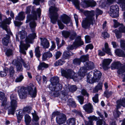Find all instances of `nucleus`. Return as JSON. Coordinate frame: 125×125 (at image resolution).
<instances>
[{"mask_svg":"<svg viewBox=\"0 0 125 125\" xmlns=\"http://www.w3.org/2000/svg\"><path fill=\"white\" fill-rule=\"evenodd\" d=\"M69 1H72L74 4L76 8L79 9V3L78 0H67Z\"/></svg>","mask_w":125,"mask_h":125,"instance_id":"nucleus-42","label":"nucleus"},{"mask_svg":"<svg viewBox=\"0 0 125 125\" xmlns=\"http://www.w3.org/2000/svg\"><path fill=\"white\" fill-rule=\"evenodd\" d=\"M4 19L3 21L0 22V26L4 29L8 34H10L11 32L7 24H9L10 23L11 20V19L10 17L7 18L5 16H2L0 14V20L2 21V19Z\"/></svg>","mask_w":125,"mask_h":125,"instance_id":"nucleus-7","label":"nucleus"},{"mask_svg":"<svg viewBox=\"0 0 125 125\" xmlns=\"http://www.w3.org/2000/svg\"><path fill=\"white\" fill-rule=\"evenodd\" d=\"M115 52L116 54L119 57H123L124 56V52L120 49H117L115 50Z\"/></svg>","mask_w":125,"mask_h":125,"instance_id":"nucleus-36","label":"nucleus"},{"mask_svg":"<svg viewBox=\"0 0 125 125\" xmlns=\"http://www.w3.org/2000/svg\"><path fill=\"white\" fill-rule=\"evenodd\" d=\"M125 72V63L118 70L117 73L119 74H122Z\"/></svg>","mask_w":125,"mask_h":125,"instance_id":"nucleus-45","label":"nucleus"},{"mask_svg":"<svg viewBox=\"0 0 125 125\" xmlns=\"http://www.w3.org/2000/svg\"><path fill=\"white\" fill-rule=\"evenodd\" d=\"M31 117L28 114H25L24 115V121L26 125H30L29 124L31 121Z\"/></svg>","mask_w":125,"mask_h":125,"instance_id":"nucleus-32","label":"nucleus"},{"mask_svg":"<svg viewBox=\"0 0 125 125\" xmlns=\"http://www.w3.org/2000/svg\"><path fill=\"white\" fill-rule=\"evenodd\" d=\"M117 3L120 4L122 10H125V0H117Z\"/></svg>","mask_w":125,"mask_h":125,"instance_id":"nucleus-29","label":"nucleus"},{"mask_svg":"<svg viewBox=\"0 0 125 125\" xmlns=\"http://www.w3.org/2000/svg\"><path fill=\"white\" fill-rule=\"evenodd\" d=\"M10 37L9 35H7L6 37H4L2 40V42L5 45H7L9 42Z\"/></svg>","mask_w":125,"mask_h":125,"instance_id":"nucleus-38","label":"nucleus"},{"mask_svg":"<svg viewBox=\"0 0 125 125\" xmlns=\"http://www.w3.org/2000/svg\"><path fill=\"white\" fill-rule=\"evenodd\" d=\"M113 21L114 22V27L115 28H117L118 26H120V25L122 24H120L118 23L117 21L115 20H114Z\"/></svg>","mask_w":125,"mask_h":125,"instance_id":"nucleus-58","label":"nucleus"},{"mask_svg":"<svg viewBox=\"0 0 125 125\" xmlns=\"http://www.w3.org/2000/svg\"><path fill=\"white\" fill-rule=\"evenodd\" d=\"M88 55H83L81 56L80 59L81 62H82L85 63L86 62L85 61L88 60Z\"/></svg>","mask_w":125,"mask_h":125,"instance_id":"nucleus-44","label":"nucleus"},{"mask_svg":"<svg viewBox=\"0 0 125 125\" xmlns=\"http://www.w3.org/2000/svg\"><path fill=\"white\" fill-rule=\"evenodd\" d=\"M31 8V6H29L27 7L26 8L25 12L27 14L30 13Z\"/></svg>","mask_w":125,"mask_h":125,"instance_id":"nucleus-64","label":"nucleus"},{"mask_svg":"<svg viewBox=\"0 0 125 125\" xmlns=\"http://www.w3.org/2000/svg\"><path fill=\"white\" fill-rule=\"evenodd\" d=\"M52 117L53 118L56 116V121L59 124H63L66 121V118L65 115L62 113H60L58 111L54 112L52 114Z\"/></svg>","mask_w":125,"mask_h":125,"instance_id":"nucleus-9","label":"nucleus"},{"mask_svg":"<svg viewBox=\"0 0 125 125\" xmlns=\"http://www.w3.org/2000/svg\"><path fill=\"white\" fill-rule=\"evenodd\" d=\"M73 63L75 64L79 65L81 62L80 59H75L73 60Z\"/></svg>","mask_w":125,"mask_h":125,"instance_id":"nucleus-59","label":"nucleus"},{"mask_svg":"<svg viewBox=\"0 0 125 125\" xmlns=\"http://www.w3.org/2000/svg\"><path fill=\"white\" fill-rule=\"evenodd\" d=\"M32 114L33 116L32 121L33 123L31 125H39L38 121L39 118L37 115L36 112L34 111V112L32 113Z\"/></svg>","mask_w":125,"mask_h":125,"instance_id":"nucleus-22","label":"nucleus"},{"mask_svg":"<svg viewBox=\"0 0 125 125\" xmlns=\"http://www.w3.org/2000/svg\"><path fill=\"white\" fill-rule=\"evenodd\" d=\"M104 46L105 48H103L102 49V50L104 52H102L101 50H99L98 51L99 55L101 56H103L105 54V52L109 55H111V50L109 47L108 44L106 42L105 43Z\"/></svg>","mask_w":125,"mask_h":125,"instance_id":"nucleus-15","label":"nucleus"},{"mask_svg":"<svg viewBox=\"0 0 125 125\" xmlns=\"http://www.w3.org/2000/svg\"><path fill=\"white\" fill-rule=\"evenodd\" d=\"M78 100L81 104H83L84 99L83 97L82 96H79L77 97Z\"/></svg>","mask_w":125,"mask_h":125,"instance_id":"nucleus-56","label":"nucleus"},{"mask_svg":"<svg viewBox=\"0 0 125 125\" xmlns=\"http://www.w3.org/2000/svg\"><path fill=\"white\" fill-rule=\"evenodd\" d=\"M119 31L117 29H115V30L113 31V32L115 34L117 38L120 39L122 37V34L121 32H125V26L123 24L120 25L119 27Z\"/></svg>","mask_w":125,"mask_h":125,"instance_id":"nucleus-16","label":"nucleus"},{"mask_svg":"<svg viewBox=\"0 0 125 125\" xmlns=\"http://www.w3.org/2000/svg\"><path fill=\"white\" fill-rule=\"evenodd\" d=\"M48 65L47 64H46L44 62L40 63L38 66V68L39 70H42L44 68H46L48 67Z\"/></svg>","mask_w":125,"mask_h":125,"instance_id":"nucleus-35","label":"nucleus"},{"mask_svg":"<svg viewBox=\"0 0 125 125\" xmlns=\"http://www.w3.org/2000/svg\"><path fill=\"white\" fill-rule=\"evenodd\" d=\"M35 54L37 57H39L40 56V51L39 50V47H37L35 49Z\"/></svg>","mask_w":125,"mask_h":125,"instance_id":"nucleus-51","label":"nucleus"},{"mask_svg":"<svg viewBox=\"0 0 125 125\" xmlns=\"http://www.w3.org/2000/svg\"><path fill=\"white\" fill-rule=\"evenodd\" d=\"M84 14L86 16V18L82 23V26L84 29L89 28L90 25L95 23L94 19V10H86L84 11Z\"/></svg>","mask_w":125,"mask_h":125,"instance_id":"nucleus-3","label":"nucleus"},{"mask_svg":"<svg viewBox=\"0 0 125 125\" xmlns=\"http://www.w3.org/2000/svg\"><path fill=\"white\" fill-rule=\"evenodd\" d=\"M93 48V46L92 44H90L86 45L85 47V51H87L89 49H92Z\"/></svg>","mask_w":125,"mask_h":125,"instance_id":"nucleus-60","label":"nucleus"},{"mask_svg":"<svg viewBox=\"0 0 125 125\" xmlns=\"http://www.w3.org/2000/svg\"><path fill=\"white\" fill-rule=\"evenodd\" d=\"M10 106L8 108V115H14L16 108L17 107V98L16 95L11 94L10 96Z\"/></svg>","mask_w":125,"mask_h":125,"instance_id":"nucleus-6","label":"nucleus"},{"mask_svg":"<svg viewBox=\"0 0 125 125\" xmlns=\"http://www.w3.org/2000/svg\"><path fill=\"white\" fill-rule=\"evenodd\" d=\"M112 59H105L103 60L102 66L103 68L105 70L108 69V66L112 61Z\"/></svg>","mask_w":125,"mask_h":125,"instance_id":"nucleus-20","label":"nucleus"},{"mask_svg":"<svg viewBox=\"0 0 125 125\" xmlns=\"http://www.w3.org/2000/svg\"><path fill=\"white\" fill-rule=\"evenodd\" d=\"M67 124L68 125H75V119L74 118H71L69 119L67 121Z\"/></svg>","mask_w":125,"mask_h":125,"instance_id":"nucleus-40","label":"nucleus"},{"mask_svg":"<svg viewBox=\"0 0 125 125\" xmlns=\"http://www.w3.org/2000/svg\"><path fill=\"white\" fill-rule=\"evenodd\" d=\"M120 45L121 47L123 49L125 50V41L121 40H120Z\"/></svg>","mask_w":125,"mask_h":125,"instance_id":"nucleus-55","label":"nucleus"},{"mask_svg":"<svg viewBox=\"0 0 125 125\" xmlns=\"http://www.w3.org/2000/svg\"><path fill=\"white\" fill-rule=\"evenodd\" d=\"M9 69L7 67H5L3 69V71H1L0 72V75L2 77L5 76L8 72Z\"/></svg>","mask_w":125,"mask_h":125,"instance_id":"nucleus-34","label":"nucleus"},{"mask_svg":"<svg viewBox=\"0 0 125 125\" xmlns=\"http://www.w3.org/2000/svg\"><path fill=\"white\" fill-rule=\"evenodd\" d=\"M25 114L23 111L22 110H20L17 111L16 114L17 116L18 122L20 123L22 118L23 115Z\"/></svg>","mask_w":125,"mask_h":125,"instance_id":"nucleus-24","label":"nucleus"},{"mask_svg":"<svg viewBox=\"0 0 125 125\" xmlns=\"http://www.w3.org/2000/svg\"><path fill=\"white\" fill-rule=\"evenodd\" d=\"M31 107L28 106H26L23 109V111L25 113V112L29 113L31 112Z\"/></svg>","mask_w":125,"mask_h":125,"instance_id":"nucleus-50","label":"nucleus"},{"mask_svg":"<svg viewBox=\"0 0 125 125\" xmlns=\"http://www.w3.org/2000/svg\"><path fill=\"white\" fill-rule=\"evenodd\" d=\"M20 62V61L16 59L14 60L12 62L13 64L16 66V71L18 72L22 71L23 70L22 65Z\"/></svg>","mask_w":125,"mask_h":125,"instance_id":"nucleus-18","label":"nucleus"},{"mask_svg":"<svg viewBox=\"0 0 125 125\" xmlns=\"http://www.w3.org/2000/svg\"><path fill=\"white\" fill-rule=\"evenodd\" d=\"M27 34L26 32L24 30L20 31L19 34L21 39H24L26 37Z\"/></svg>","mask_w":125,"mask_h":125,"instance_id":"nucleus-39","label":"nucleus"},{"mask_svg":"<svg viewBox=\"0 0 125 125\" xmlns=\"http://www.w3.org/2000/svg\"><path fill=\"white\" fill-rule=\"evenodd\" d=\"M67 104L70 106L74 107L76 106V104L75 102L72 99H69Z\"/></svg>","mask_w":125,"mask_h":125,"instance_id":"nucleus-41","label":"nucleus"},{"mask_svg":"<svg viewBox=\"0 0 125 125\" xmlns=\"http://www.w3.org/2000/svg\"><path fill=\"white\" fill-rule=\"evenodd\" d=\"M57 22L59 29L61 30L63 29L64 28V25L60 20H58Z\"/></svg>","mask_w":125,"mask_h":125,"instance_id":"nucleus-52","label":"nucleus"},{"mask_svg":"<svg viewBox=\"0 0 125 125\" xmlns=\"http://www.w3.org/2000/svg\"><path fill=\"white\" fill-rule=\"evenodd\" d=\"M41 39V44L44 48H48L49 46V43L46 38H40Z\"/></svg>","mask_w":125,"mask_h":125,"instance_id":"nucleus-26","label":"nucleus"},{"mask_svg":"<svg viewBox=\"0 0 125 125\" xmlns=\"http://www.w3.org/2000/svg\"><path fill=\"white\" fill-rule=\"evenodd\" d=\"M121 65V64L119 62H114L111 64V68L112 69H117Z\"/></svg>","mask_w":125,"mask_h":125,"instance_id":"nucleus-30","label":"nucleus"},{"mask_svg":"<svg viewBox=\"0 0 125 125\" xmlns=\"http://www.w3.org/2000/svg\"><path fill=\"white\" fill-rule=\"evenodd\" d=\"M77 88L75 85H72L70 87L68 85H65L64 87V90L62 91V94L63 95L66 96L69 92H74L76 90Z\"/></svg>","mask_w":125,"mask_h":125,"instance_id":"nucleus-12","label":"nucleus"},{"mask_svg":"<svg viewBox=\"0 0 125 125\" xmlns=\"http://www.w3.org/2000/svg\"><path fill=\"white\" fill-rule=\"evenodd\" d=\"M85 39L86 42L87 43L90 42V38L88 35H86L85 36Z\"/></svg>","mask_w":125,"mask_h":125,"instance_id":"nucleus-63","label":"nucleus"},{"mask_svg":"<svg viewBox=\"0 0 125 125\" xmlns=\"http://www.w3.org/2000/svg\"><path fill=\"white\" fill-rule=\"evenodd\" d=\"M119 8L118 5H113L111 6L109 13L111 17L116 18L119 16Z\"/></svg>","mask_w":125,"mask_h":125,"instance_id":"nucleus-11","label":"nucleus"},{"mask_svg":"<svg viewBox=\"0 0 125 125\" xmlns=\"http://www.w3.org/2000/svg\"><path fill=\"white\" fill-rule=\"evenodd\" d=\"M14 68L12 66H11L9 70L10 76V77H12L15 73Z\"/></svg>","mask_w":125,"mask_h":125,"instance_id":"nucleus-47","label":"nucleus"},{"mask_svg":"<svg viewBox=\"0 0 125 125\" xmlns=\"http://www.w3.org/2000/svg\"><path fill=\"white\" fill-rule=\"evenodd\" d=\"M52 54L50 51L45 52L43 54L42 60L44 61L52 57Z\"/></svg>","mask_w":125,"mask_h":125,"instance_id":"nucleus-27","label":"nucleus"},{"mask_svg":"<svg viewBox=\"0 0 125 125\" xmlns=\"http://www.w3.org/2000/svg\"><path fill=\"white\" fill-rule=\"evenodd\" d=\"M83 107L85 111L88 113H91L93 112V106L90 103L86 104L83 106Z\"/></svg>","mask_w":125,"mask_h":125,"instance_id":"nucleus-21","label":"nucleus"},{"mask_svg":"<svg viewBox=\"0 0 125 125\" xmlns=\"http://www.w3.org/2000/svg\"><path fill=\"white\" fill-rule=\"evenodd\" d=\"M59 81V78L58 77H54L52 78L50 81L51 83L56 86V84L58 83Z\"/></svg>","mask_w":125,"mask_h":125,"instance_id":"nucleus-31","label":"nucleus"},{"mask_svg":"<svg viewBox=\"0 0 125 125\" xmlns=\"http://www.w3.org/2000/svg\"><path fill=\"white\" fill-rule=\"evenodd\" d=\"M49 89L52 91H58L61 90L62 88L61 84L60 83L56 84V86L51 83L49 87Z\"/></svg>","mask_w":125,"mask_h":125,"instance_id":"nucleus-17","label":"nucleus"},{"mask_svg":"<svg viewBox=\"0 0 125 125\" xmlns=\"http://www.w3.org/2000/svg\"><path fill=\"white\" fill-rule=\"evenodd\" d=\"M96 17L97 19L98 15L101 14L102 13V11L98 9H97L96 10Z\"/></svg>","mask_w":125,"mask_h":125,"instance_id":"nucleus-54","label":"nucleus"},{"mask_svg":"<svg viewBox=\"0 0 125 125\" xmlns=\"http://www.w3.org/2000/svg\"><path fill=\"white\" fill-rule=\"evenodd\" d=\"M89 120L86 125H93V122L94 120L97 121L96 125H102L103 124V120L99 119L97 120V118L94 116H89L88 117Z\"/></svg>","mask_w":125,"mask_h":125,"instance_id":"nucleus-13","label":"nucleus"},{"mask_svg":"<svg viewBox=\"0 0 125 125\" xmlns=\"http://www.w3.org/2000/svg\"><path fill=\"white\" fill-rule=\"evenodd\" d=\"M87 81L88 83L91 84L95 82H96L95 79L93 77H87Z\"/></svg>","mask_w":125,"mask_h":125,"instance_id":"nucleus-48","label":"nucleus"},{"mask_svg":"<svg viewBox=\"0 0 125 125\" xmlns=\"http://www.w3.org/2000/svg\"><path fill=\"white\" fill-rule=\"evenodd\" d=\"M103 84L102 83H98L97 85L94 89L93 92L96 93L98 92V91L102 89Z\"/></svg>","mask_w":125,"mask_h":125,"instance_id":"nucleus-37","label":"nucleus"},{"mask_svg":"<svg viewBox=\"0 0 125 125\" xmlns=\"http://www.w3.org/2000/svg\"><path fill=\"white\" fill-rule=\"evenodd\" d=\"M5 53L7 56H9L12 54V51L10 49H8L7 50Z\"/></svg>","mask_w":125,"mask_h":125,"instance_id":"nucleus-61","label":"nucleus"},{"mask_svg":"<svg viewBox=\"0 0 125 125\" xmlns=\"http://www.w3.org/2000/svg\"><path fill=\"white\" fill-rule=\"evenodd\" d=\"M116 108H120L121 106L125 107V98H123L122 100H118L117 101Z\"/></svg>","mask_w":125,"mask_h":125,"instance_id":"nucleus-25","label":"nucleus"},{"mask_svg":"<svg viewBox=\"0 0 125 125\" xmlns=\"http://www.w3.org/2000/svg\"><path fill=\"white\" fill-rule=\"evenodd\" d=\"M73 112L76 114V115L82 117H83V115L80 111H77L76 110H73Z\"/></svg>","mask_w":125,"mask_h":125,"instance_id":"nucleus-53","label":"nucleus"},{"mask_svg":"<svg viewBox=\"0 0 125 125\" xmlns=\"http://www.w3.org/2000/svg\"><path fill=\"white\" fill-rule=\"evenodd\" d=\"M92 99L94 102L95 103H97L98 101V94H96L93 97Z\"/></svg>","mask_w":125,"mask_h":125,"instance_id":"nucleus-57","label":"nucleus"},{"mask_svg":"<svg viewBox=\"0 0 125 125\" xmlns=\"http://www.w3.org/2000/svg\"><path fill=\"white\" fill-rule=\"evenodd\" d=\"M60 21L64 24H67L70 22L71 19L68 16L64 14L61 16Z\"/></svg>","mask_w":125,"mask_h":125,"instance_id":"nucleus-19","label":"nucleus"},{"mask_svg":"<svg viewBox=\"0 0 125 125\" xmlns=\"http://www.w3.org/2000/svg\"><path fill=\"white\" fill-rule=\"evenodd\" d=\"M65 62L64 61L60 59L55 62L54 64V65L55 66H58L62 65Z\"/></svg>","mask_w":125,"mask_h":125,"instance_id":"nucleus-46","label":"nucleus"},{"mask_svg":"<svg viewBox=\"0 0 125 125\" xmlns=\"http://www.w3.org/2000/svg\"><path fill=\"white\" fill-rule=\"evenodd\" d=\"M84 0L81 3V5L83 8H88L90 6H95L96 4V2L93 0Z\"/></svg>","mask_w":125,"mask_h":125,"instance_id":"nucleus-14","label":"nucleus"},{"mask_svg":"<svg viewBox=\"0 0 125 125\" xmlns=\"http://www.w3.org/2000/svg\"><path fill=\"white\" fill-rule=\"evenodd\" d=\"M25 18V16L24 12H21L19 13L18 15L16 17L15 19L16 20L21 21L23 20Z\"/></svg>","mask_w":125,"mask_h":125,"instance_id":"nucleus-28","label":"nucleus"},{"mask_svg":"<svg viewBox=\"0 0 125 125\" xmlns=\"http://www.w3.org/2000/svg\"><path fill=\"white\" fill-rule=\"evenodd\" d=\"M83 64L84 66L81 67L78 72V74L82 77L85 76L87 70L92 69L94 67V63L92 62L89 61Z\"/></svg>","mask_w":125,"mask_h":125,"instance_id":"nucleus-5","label":"nucleus"},{"mask_svg":"<svg viewBox=\"0 0 125 125\" xmlns=\"http://www.w3.org/2000/svg\"><path fill=\"white\" fill-rule=\"evenodd\" d=\"M15 89L17 90L20 98L21 99L25 98L27 92L32 97H35L37 95L36 89L34 86L24 87L19 86L16 87Z\"/></svg>","mask_w":125,"mask_h":125,"instance_id":"nucleus-2","label":"nucleus"},{"mask_svg":"<svg viewBox=\"0 0 125 125\" xmlns=\"http://www.w3.org/2000/svg\"><path fill=\"white\" fill-rule=\"evenodd\" d=\"M23 75L21 74L17 77L15 80V82L16 83H19L21 82L24 79Z\"/></svg>","mask_w":125,"mask_h":125,"instance_id":"nucleus-43","label":"nucleus"},{"mask_svg":"<svg viewBox=\"0 0 125 125\" xmlns=\"http://www.w3.org/2000/svg\"><path fill=\"white\" fill-rule=\"evenodd\" d=\"M101 76L100 72L97 70H95L93 71V77L95 79L96 82H98Z\"/></svg>","mask_w":125,"mask_h":125,"instance_id":"nucleus-23","label":"nucleus"},{"mask_svg":"<svg viewBox=\"0 0 125 125\" xmlns=\"http://www.w3.org/2000/svg\"><path fill=\"white\" fill-rule=\"evenodd\" d=\"M120 114V112L118 110H117L114 113V115L115 118H117L119 117Z\"/></svg>","mask_w":125,"mask_h":125,"instance_id":"nucleus-62","label":"nucleus"},{"mask_svg":"<svg viewBox=\"0 0 125 125\" xmlns=\"http://www.w3.org/2000/svg\"><path fill=\"white\" fill-rule=\"evenodd\" d=\"M49 11L51 21L53 24H55L58 17V15L57 13L58 9L55 7L51 6Z\"/></svg>","mask_w":125,"mask_h":125,"instance_id":"nucleus-8","label":"nucleus"},{"mask_svg":"<svg viewBox=\"0 0 125 125\" xmlns=\"http://www.w3.org/2000/svg\"><path fill=\"white\" fill-rule=\"evenodd\" d=\"M20 61L22 63L23 66L27 70H29L30 69V66L29 63L28 62H25L21 59Z\"/></svg>","mask_w":125,"mask_h":125,"instance_id":"nucleus-33","label":"nucleus"},{"mask_svg":"<svg viewBox=\"0 0 125 125\" xmlns=\"http://www.w3.org/2000/svg\"><path fill=\"white\" fill-rule=\"evenodd\" d=\"M83 42L81 40V37L80 36L77 37L75 42L73 43V46L70 45L67 47L68 51L65 52L64 53L63 55V58L65 59H68L69 56L73 55V53L69 52V50H72L74 48L73 47H77L83 45Z\"/></svg>","mask_w":125,"mask_h":125,"instance_id":"nucleus-4","label":"nucleus"},{"mask_svg":"<svg viewBox=\"0 0 125 125\" xmlns=\"http://www.w3.org/2000/svg\"><path fill=\"white\" fill-rule=\"evenodd\" d=\"M62 34L63 36L65 38H67L70 34L69 32L66 31H62Z\"/></svg>","mask_w":125,"mask_h":125,"instance_id":"nucleus-49","label":"nucleus"},{"mask_svg":"<svg viewBox=\"0 0 125 125\" xmlns=\"http://www.w3.org/2000/svg\"><path fill=\"white\" fill-rule=\"evenodd\" d=\"M31 13L33 14V16H32L30 15H28L26 22V23H27L31 20H32V21H31L30 24V27L32 33L29 34L26 37L25 41L27 43L22 44L21 43L20 46V52L25 55L26 54L25 50H27L28 47L30 46V45L28 43H32L33 40L36 36V34L35 32L36 24L34 20H37V15L39 17H40L41 14V10L40 8H38L36 11H35L33 10H32Z\"/></svg>","mask_w":125,"mask_h":125,"instance_id":"nucleus-1","label":"nucleus"},{"mask_svg":"<svg viewBox=\"0 0 125 125\" xmlns=\"http://www.w3.org/2000/svg\"><path fill=\"white\" fill-rule=\"evenodd\" d=\"M61 73L62 76L68 79H73L76 76V73L70 69L65 70L62 68L61 70Z\"/></svg>","mask_w":125,"mask_h":125,"instance_id":"nucleus-10","label":"nucleus"}]
</instances>
